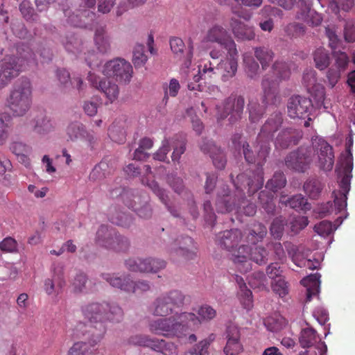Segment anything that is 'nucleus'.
<instances>
[{
    "instance_id": "nucleus-12",
    "label": "nucleus",
    "mask_w": 355,
    "mask_h": 355,
    "mask_svg": "<svg viewBox=\"0 0 355 355\" xmlns=\"http://www.w3.org/2000/svg\"><path fill=\"white\" fill-rule=\"evenodd\" d=\"M245 105L244 98L241 96H232L226 98L223 104L221 110L218 111V120L224 119L230 116V123H234L241 119Z\"/></svg>"
},
{
    "instance_id": "nucleus-32",
    "label": "nucleus",
    "mask_w": 355,
    "mask_h": 355,
    "mask_svg": "<svg viewBox=\"0 0 355 355\" xmlns=\"http://www.w3.org/2000/svg\"><path fill=\"white\" fill-rule=\"evenodd\" d=\"M339 187H340V190L334 191L333 192V195L334 197V206L333 205L332 202H327L326 203L321 204L315 209V212L317 214H318L319 217L324 218V217L331 214L334 211V209L336 211V214H337V213L340 212L341 211L344 210L347 207V205H346L345 207L340 209V207L338 206V203H337V202H336L337 200V199H336V197H340V193H341L343 191L340 185H339ZM347 200V198L346 199V200Z\"/></svg>"
},
{
    "instance_id": "nucleus-42",
    "label": "nucleus",
    "mask_w": 355,
    "mask_h": 355,
    "mask_svg": "<svg viewBox=\"0 0 355 355\" xmlns=\"http://www.w3.org/2000/svg\"><path fill=\"white\" fill-rule=\"evenodd\" d=\"M173 307L171 306L166 298L163 295L158 297L153 303V314L156 316H167L173 313Z\"/></svg>"
},
{
    "instance_id": "nucleus-46",
    "label": "nucleus",
    "mask_w": 355,
    "mask_h": 355,
    "mask_svg": "<svg viewBox=\"0 0 355 355\" xmlns=\"http://www.w3.org/2000/svg\"><path fill=\"white\" fill-rule=\"evenodd\" d=\"M303 188L310 198L317 199L322 192L323 185L319 180L311 178L304 182Z\"/></svg>"
},
{
    "instance_id": "nucleus-41",
    "label": "nucleus",
    "mask_w": 355,
    "mask_h": 355,
    "mask_svg": "<svg viewBox=\"0 0 355 355\" xmlns=\"http://www.w3.org/2000/svg\"><path fill=\"white\" fill-rule=\"evenodd\" d=\"M272 76L269 75L273 80L278 81V84L283 80H286L291 75L288 64L282 61H276L272 67Z\"/></svg>"
},
{
    "instance_id": "nucleus-38",
    "label": "nucleus",
    "mask_w": 355,
    "mask_h": 355,
    "mask_svg": "<svg viewBox=\"0 0 355 355\" xmlns=\"http://www.w3.org/2000/svg\"><path fill=\"white\" fill-rule=\"evenodd\" d=\"M94 42L98 51L103 54L110 51V37L106 34L104 28L101 27L96 30L94 35Z\"/></svg>"
},
{
    "instance_id": "nucleus-54",
    "label": "nucleus",
    "mask_w": 355,
    "mask_h": 355,
    "mask_svg": "<svg viewBox=\"0 0 355 355\" xmlns=\"http://www.w3.org/2000/svg\"><path fill=\"white\" fill-rule=\"evenodd\" d=\"M268 252L263 247L250 248L249 261H252L259 265L265 264L268 261Z\"/></svg>"
},
{
    "instance_id": "nucleus-13",
    "label": "nucleus",
    "mask_w": 355,
    "mask_h": 355,
    "mask_svg": "<svg viewBox=\"0 0 355 355\" xmlns=\"http://www.w3.org/2000/svg\"><path fill=\"white\" fill-rule=\"evenodd\" d=\"M312 107V102L309 98L292 96L287 103L288 115L291 119H305L309 116Z\"/></svg>"
},
{
    "instance_id": "nucleus-43",
    "label": "nucleus",
    "mask_w": 355,
    "mask_h": 355,
    "mask_svg": "<svg viewBox=\"0 0 355 355\" xmlns=\"http://www.w3.org/2000/svg\"><path fill=\"white\" fill-rule=\"evenodd\" d=\"M153 350L157 352H160L163 355L178 354V346L175 343L172 342H167L164 339L155 338Z\"/></svg>"
},
{
    "instance_id": "nucleus-57",
    "label": "nucleus",
    "mask_w": 355,
    "mask_h": 355,
    "mask_svg": "<svg viewBox=\"0 0 355 355\" xmlns=\"http://www.w3.org/2000/svg\"><path fill=\"white\" fill-rule=\"evenodd\" d=\"M286 224V220L282 216L277 217L273 220L270 225V231L274 239H280L282 238Z\"/></svg>"
},
{
    "instance_id": "nucleus-10",
    "label": "nucleus",
    "mask_w": 355,
    "mask_h": 355,
    "mask_svg": "<svg viewBox=\"0 0 355 355\" xmlns=\"http://www.w3.org/2000/svg\"><path fill=\"white\" fill-rule=\"evenodd\" d=\"M312 160V150L307 148L300 147L285 157V165L292 171L304 173L309 168Z\"/></svg>"
},
{
    "instance_id": "nucleus-23",
    "label": "nucleus",
    "mask_w": 355,
    "mask_h": 355,
    "mask_svg": "<svg viewBox=\"0 0 355 355\" xmlns=\"http://www.w3.org/2000/svg\"><path fill=\"white\" fill-rule=\"evenodd\" d=\"M238 58L239 52L236 47H235L234 53L227 51L226 59L220 64V69L223 70L222 80L223 81H227L236 75L238 69Z\"/></svg>"
},
{
    "instance_id": "nucleus-8",
    "label": "nucleus",
    "mask_w": 355,
    "mask_h": 355,
    "mask_svg": "<svg viewBox=\"0 0 355 355\" xmlns=\"http://www.w3.org/2000/svg\"><path fill=\"white\" fill-rule=\"evenodd\" d=\"M96 242L98 245L116 252H126L130 247L127 238L117 234L114 230H109L106 225H101L98 230Z\"/></svg>"
},
{
    "instance_id": "nucleus-30",
    "label": "nucleus",
    "mask_w": 355,
    "mask_h": 355,
    "mask_svg": "<svg viewBox=\"0 0 355 355\" xmlns=\"http://www.w3.org/2000/svg\"><path fill=\"white\" fill-rule=\"evenodd\" d=\"M64 286L65 280L62 272L60 270L57 273L54 270L53 278L44 280V289L48 295H51L55 293L58 294Z\"/></svg>"
},
{
    "instance_id": "nucleus-21",
    "label": "nucleus",
    "mask_w": 355,
    "mask_h": 355,
    "mask_svg": "<svg viewBox=\"0 0 355 355\" xmlns=\"http://www.w3.org/2000/svg\"><path fill=\"white\" fill-rule=\"evenodd\" d=\"M250 250L248 245H241L237 249L232 250V260L237 270L242 273L247 272L252 269V264L249 261Z\"/></svg>"
},
{
    "instance_id": "nucleus-52",
    "label": "nucleus",
    "mask_w": 355,
    "mask_h": 355,
    "mask_svg": "<svg viewBox=\"0 0 355 355\" xmlns=\"http://www.w3.org/2000/svg\"><path fill=\"white\" fill-rule=\"evenodd\" d=\"M317 342V332L311 329L306 328L301 331L300 343L303 348H308Z\"/></svg>"
},
{
    "instance_id": "nucleus-18",
    "label": "nucleus",
    "mask_w": 355,
    "mask_h": 355,
    "mask_svg": "<svg viewBox=\"0 0 355 355\" xmlns=\"http://www.w3.org/2000/svg\"><path fill=\"white\" fill-rule=\"evenodd\" d=\"M88 80L92 85L98 90L101 91L110 103L115 101L119 94V89L118 85L107 79H100L96 75L89 73Z\"/></svg>"
},
{
    "instance_id": "nucleus-25",
    "label": "nucleus",
    "mask_w": 355,
    "mask_h": 355,
    "mask_svg": "<svg viewBox=\"0 0 355 355\" xmlns=\"http://www.w3.org/2000/svg\"><path fill=\"white\" fill-rule=\"evenodd\" d=\"M80 8H82V6H80ZM63 11L64 15L68 17V23L76 27H87L89 23L83 18H90V19L92 20L95 17V13L87 9L85 6L83 8L78 9V12L79 13L76 15L74 13L71 15V10L69 9H64Z\"/></svg>"
},
{
    "instance_id": "nucleus-45",
    "label": "nucleus",
    "mask_w": 355,
    "mask_h": 355,
    "mask_svg": "<svg viewBox=\"0 0 355 355\" xmlns=\"http://www.w3.org/2000/svg\"><path fill=\"white\" fill-rule=\"evenodd\" d=\"M284 245L288 250V254L291 256L292 260L296 266L300 268L306 267L311 270H315L318 268L320 263L318 261L313 262L310 259H301L297 261V258L294 254V253L296 252L295 246L288 242L285 243Z\"/></svg>"
},
{
    "instance_id": "nucleus-59",
    "label": "nucleus",
    "mask_w": 355,
    "mask_h": 355,
    "mask_svg": "<svg viewBox=\"0 0 355 355\" xmlns=\"http://www.w3.org/2000/svg\"><path fill=\"white\" fill-rule=\"evenodd\" d=\"M285 32L291 37H300L305 34L306 26L303 24L292 22L285 27Z\"/></svg>"
},
{
    "instance_id": "nucleus-49",
    "label": "nucleus",
    "mask_w": 355,
    "mask_h": 355,
    "mask_svg": "<svg viewBox=\"0 0 355 355\" xmlns=\"http://www.w3.org/2000/svg\"><path fill=\"white\" fill-rule=\"evenodd\" d=\"M286 184V179L284 173L276 172L272 178L267 182L266 189L275 193L278 190L284 187Z\"/></svg>"
},
{
    "instance_id": "nucleus-51",
    "label": "nucleus",
    "mask_w": 355,
    "mask_h": 355,
    "mask_svg": "<svg viewBox=\"0 0 355 355\" xmlns=\"http://www.w3.org/2000/svg\"><path fill=\"white\" fill-rule=\"evenodd\" d=\"M164 90V97L162 99L163 103L166 105L169 98L171 97H175L180 89V85L179 81L175 78L171 79L169 84L164 83L162 86Z\"/></svg>"
},
{
    "instance_id": "nucleus-31",
    "label": "nucleus",
    "mask_w": 355,
    "mask_h": 355,
    "mask_svg": "<svg viewBox=\"0 0 355 355\" xmlns=\"http://www.w3.org/2000/svg\"><path fill=\"white\" fill-rule=\"evenodd\" d=\"M267 232V228L264 225L260 223H254L248 230L245 241L248 244L256 245L263 240Z\"/></svg>"
},
{
    "instance_id": "nucleus-39",
    "label": "nucleus",
    "mask_w": 355,
    "mask_h": 355,
    "mask_svg": "<svg viewBox=\"0 0 355 355\" xmlns=\"http://www.w3.org/2000/svg\"><path fill=\"white\" fill-rule=\"evenodd\" d=\"M255 58L259 61L263 70L266 69L272 61L275 53L268 46H259L254 48Z\"/></svg>"
},
{
    "instance_id": "nucleus-7",
    "label": "nucleus",
    "mask_w": 355,
    "mask_h": 355,
    "mask_svg": "<svg viewBox=\"0 0 355 355\" xmlns=\"http://www.w3.org/2000/svg\"><path fill=\"white\" fill-rule=\"evenodd\" d=\"M353 141L350 139L346 143V152L345 155H342L340 159V169L338 171V175L341 177L340 180V186L343 189V192L340 193V197H336V199L340 209L346 206L347 196L350 190V182L352 178V171L353 169V157L351 151V147Z\"/></svg>"
},
{
    "instance_id": "nucleus-34",
    "label": "nucleus",
    "mask_w": 355,
    "mask_h": 355,
    "mask_svg": "<svg viewBox=\"0 0 355 355\" xmlns=\"http://www.w3.org/2000/svg\"><path fill=\"white\" fill-rule=\"evenodd\" d=\"M33 130L38 134H46L54 129L53 123L44 114L37 115L32 125Z\"/></svg>"
},
{
    "instance_id": "nucleus-44",
    "label": "nucleus",
    "mask_w": 355,
    "mask_h": 355,
    "mask_svg": "<svg viewBox=\"0 0 355 355\" xmlns=\"http://www.w3.org/2000/svg\"><path fill=\"white\" fill-rule=\"evenodd\" d=\"M275 193L268 189H264L259 193V200L263 209L268 214H274L275 211V204L274 202Z\"/></svg>"
},
{
    "instance_id": "nucleus-29",
    "label": "nucleus",
    "mask_w": 355,
    "mask_h": 355,
    "mask_svg": "<svg viewBox=\"0 0 355 355\" xmlns=\"http://www.w3.org/2000/svg\"><path fill=\"white\" fill-rule=\"evenodd\" d=\"M227 341L224 347L225 355H239L243 352V346L240 343V334L236 328H231L227 331Z\"/></svg>"
},
{
    "instance_id": "nucleus-55",
    "label": "nucleus",
    "mask_w": 355,
    "mask_h": 355,
    "mask_svg": "<svg viewBox=\"0 0 355 355\" xmlns=\"http://www.w3.org/2000/svg\"><path fill=\"white\" fill-rule=\"evenodd\" d=\"M155 340V338H151L150 336L136 334L129 338L128 343L133 345L149 347L153 350Z\"/></svg>"
},
{
    "instance_id": "nucleus-22",
    "label": "nucleus",
    "mask_w": 355,
    "mask_h": 355,
    "mask_svg": "<svg viewBox=\"0 0 355 355\" xmlns=\"http://www.w3.org/2000/svg\"><path fill=\"white\" fill-rule=\"evenodd\" d=\"M243 234L241 230L232 229L219 233L216 236V242L223 248L231 252L241 241Z\"/></svg>"
},
{
    "instance_id": "nucleus-11",
    "label": "nucleus",
    "mask_w": 355,
    "mask_h": 355,
    "mask_svg": "<svg viewBox=\"0 0 355 355\" xmlns=\"http://www.w3.org/2000/svg\"><path fill=\"white\" fill-rule=\"evenodd\" d=\"M125 266L128 270L134 272L157 273L166 267V262L162 259L152 257L130 258L125 260Z\"/></svg>"
},
{
    "instance_id": "nucleus-56",
    "label": "nucleus",
    "mask_w": 355,
    "mask_h": 355,
    "mask_svg": "<svg viewBox=\"0 0 355 355\" xmlns=\"http://www.w3.org/2000/svg\"><path fill=\"white\" fill-rule=\"evenodd\" d=\"M33 52V56L35 55L36 58V63L33 64V65H36L37 64V62L40 61L41 62H46L50 60H51L52 58V53L50 49L44 46L42 44L37 45V47L35 48V51L31 49L29 46H28ZM32 66V64L31 65Z\"/></svg>"
},
{
    "instance_id": "nucleus-3",
    "label": "nucleus",
    "mask_w": 355,
    "mask_h": 355,
    "mask_svg": "<svg viewBox=\"0 0 355 355\" xmlns=\"http://www.w3.org/2000/svg\"><path fill=\"white\" fill-rule=\"evenodd\" d=\"M236 191L232 193L228 186L223 185L218 189L216 200V207L218 213L226 214L238 212L241 207L239 202L244 196L243 189L248 188L249 196L253 195L263 184V173L261 168H257L252 175L241 173L234 181Z\"/></svg>"
},
{
    "instance_id": "nucleus-24",
    "label": "nucleus",
    "mask_w": 355,
    "mask_h": 355,
    "mask_svg": "<svg viewBox=\"0 0 355 355\" xmlns=\"http://www.w3.org/2000/svg\"><path fill=\"white\" fill-rule=\"evenodd\" d=\"M102 277L110 285L114 288H118L122 291L130 293L132 286V279L130 275H119L116 273H104Z\"/></svg>"
},
{
    "instance_id": "nucleus-14",
    "label": "nucleus",
    "mask_w": 355,
    "mask_h": 355,
    "mask_svg": "<svg viewBox=\"0 0 355 355\" xmlns=\"http://www.w3.org/2000/svg\"><path fill=\"white\" fill-rule=\"evenodd\" d=\"M207 42L217 43L223 46L226 51L235 52L236 44L225 28L220 25H214L207 31L205 37Z\"/></svg>"
},
{
    "instance_id": "nucleus-62",
    "label": "nucleus",
    "mask_w": 355,
    "mask_h": 355,
    "mask_svg": "<svg viewBox=\"0 0 355 355\" xmlns=\"http://www.w3.org/2000/svg\"><path fill=\"white\" fill-rule=\"evenodd\" d=\"M272 289L280 297L286 296L289 291L288 284L283 277H279L272 282Z\"/></svg>"
},
{
    "instance_id": "nucleus-58",
    "label": "nucleus",
    "mask_w": 355,
    "mask_h": 355,
    "mask_svg": "<svg viewBox=\"0 0 355 355\" xmlns=\"http://www.w3.org/2000/svg\"><path fill=\"white\" fill-rule=\"evenodd\" d=\"M11 116L5 112L0 113V145L3 144L8 137V128Z\"/></svg>"
},
{
    "instance_id": "nucleus-53",
    "label": "nucleus",
    "mask_w": 355,
    "mask_h": 355,
    "mask_svg": "<svg viewBox=\"0 0 355 355\" xmlns=\"http://www.w3.org/2000/svg\"><path fill=\"white\" fill-rule=\"evenodd\" d=\"M171 306L179 308L183 306L186 296L180 291L173 290L163 294Z\"/></svg>"
},
{
    "instance_id": "nucleus-15",
    "label": "nucleus",
    "mask_w": 355,
    "mask_h": 355,
    "mask_svg": "<svg viewBox=\"0 0 355 355\" xmlns=\"http://www.w3.org/2000/svg\"><path fill=\"white\" fill-rule=\"evenodd\" d=\"M313 148L318 155V164L324 171H331L334 164L333 148L323 139L313 142Z\"/></svg>"
},
{
    "instance_id": "nucleus-36",
    "label": "nucleus",
    "mask_w": 355,
    "mask_h": 355,
    "mask_svg": "<svg viewBox=\"0 0 355 355\" xmlns=\"http://www.w3.org/2000/svg\"><path fill=\"white\" fill-rule=\"evenodd\" d=\"M280 202L296 210L306 211L311 209V204L302 194L295 195L286 200L284 196H281Z\"/></svg>"
},
{
    "instance_id": "nucleus-4",
    "label": "nucleus",
    "mask_w": 355,
    "mask_h": 355,
    "mask_svg": "<svg viewBox=\"0 0 355 355\" xmlns=\"http://www.w3.org/2000/svg\"><path fill=\"white\" fill-rule=\"evenodd\" d=\"M200 321L193 313H176L168 318L152 320L148 323L149 331L155 335L167 338L185 337L189 331L200 327Z\"/></svg>"
},
{
    "instance_id": "nucleus-20",
    "label": "nucleus",
    "mask_w": 355,
    "mask_h": 355,
    "mask_svg": "<svg viewBox=\"0 0 355 355\" xmlns=\"http://www.w3.org/2000/svg\"><path fill=\"white\" fill-rule=\"evenodd\" d=\"M302 137L301 131L292 128H285L278 134L275 144L277 148L286 149L297 144Z\"/></svg>"
},
{
    "instance_id": "nucleus-2",
    "label": "nucleus",
    "mask_w": 355,
    "mask_h": 355,
    "mask_svg": "<svg viewBox=\"0 0 355 355\" xmlns=\"http://www.w3.org/2000/svg\"><path fill=\"white\" fill-rule=\"evenodd\" d=\"M283 121V114L279 112H274L266 120L257 137V147H259L257 155L250 148L248 142L241 133H235L232 136V144L236 150H243L247 162L257 163V168H260L266 162L270 151V142L273 140L275 133L282 126Z\"/></svg>"
},
{
    "instance_id": "nucleus-50",
    "label": "nucleus",
    "mask_w": 355,
    "mask_h": 355,
    "mask_svg": "<svg viewBox=\"0 0 355 355\" xmlns=\"http://www.w3.org/2000/svg\"><path fill=\"white\" fill-rule=\"evenodd\" d=\"M67 134L71 141L83 138L86 134L85 126L79 122L71 123L67 128Z\"/></svg>"
},
{
    "instance_id": "nucleus-17",
    "label": "nucleus",
    "mask_w": 355,
    "mask_h": 355,
    "mask_svg": "<svg viewBox=\"0 0 355 355\" xmlns=\"http://www.w3.org/2000/svg\"><path fill=\"white\" fill-rule=\"evenodd\" d=\"M261 87L263 90L261 97L262 104L266 107L269 105L277 106L280 104L282 97L279 92L278 81L273 80L268 74H266L262 80Z\"/></svg>"
},
{
    "instance_id": "nucleus-9",
    "label": "nucleus",
    "mask_w": 355,
    "mask_h": 355,
    "mask_svg": "<svg viewBox=\"0 0 355 355\" xmlns=\"http://www.w3.org/2000/svg\"><path fill=\"white\" fill-rule=\"evenodd\" d=\"M102 73L119 83L128 84L132 77L133 69L129 62L118 58L107 62L103 67Z\"/></svg>"
},
{
    "instance_id": "nucleus-47",
    "label": "nucleus",
    "mask_w": 355,
    "mask_h": 355,
    "mask_svg": "<svg viewBox=\"0 0 355 355\" xmlns=\"http://www.w3.org/2000/svg\"><path fill=\"white\" fill-rule=\"evenodd\" d=\"M266 107L263 104L260 105L258 102L251 101L248 105L249 112V120L252 123H256L260 121L266 112Z\"/></svg>"
},
{
    "instance_id": "nucleus-40",
    "label": "nucleus",
    "mask_w": 355,
    "mask_h": 355,
    "mask_svg": "<svg viewBox=\"0 0 355 355\" xmlns=\"http://www.w3.org/2000/svg\"><path fill=\"white\" fill-rule=\"evenodd\" d=\"M313 58L315 67L320 71L327 69L330 64L329 51L323 47L318 48L313 51Z\"/></svg>"
},
{
    "instance_id": "nucleus-26",
    "label": "nucleus",
    "mask_w": 355,
    "mask_h": 355,
    "mask_svg": "<svg viewBox=\"0 0 355 355\" xmlns=\"http://www.w3.org/2000/svg\"><path fill=\"white\" fill-rule=\"evenodd\" d=\"M141 182L143 184L148 186L152 190V191L159 198V200L166 206L168 211L173 216H179L178 211L169 205L168 196L166 191L161 188L157 182L154 180H150L147 177H144L141 180Z\"/></svg>"
},
{
    "instance_id": "nucleus-16",
    "label": "nucleus",
    "mask_w": 355,
    "mask_h": 355,
    "mask_svg": "<svg viewBox=\"0 0 355 355\" xmlns=\"http://www.w3.org/2000/svg\"><path fill=\"white\" fill-rule=\"evenodd\" d=\"M171 256H180L191 259L196 256L197 248L190 236H181L174 240L168 246Z\"/></svg>"
},
{
    "instance_id": "nucleus-19",
    "label": "nucleus",
    "mask_w": 355,
    "mask_h": 355,
    "mask_svg": "<svg viewBox=\"0 0 355 355\" xmlns=\"http://www.w3.org/2000/svg\"><path fill=\"white\" fill-rule=\"evenodd\" d=\"M200 148L203 153L209 155L213 164L217 168L223 169L225 168L226 159L223 152L215 145L214 141L203 139L200 144Z\"/></svg>"
},
{
    "instance_id": "nucleus-64",
    "label": "nucleus",
    "mask_w": 355,
    "mask_h": 355,
    "mask_svg": "<svg viewBox=\"0 0 355 355\" xmlns=\"http://www.w3.org/2000/svg\"><path fill=\"white\" fill-rule=\"evenodd\" d=\"M239 300L243 305V308L247 310H250L253 307V299L252 291L247 288L238 292Z\"/></svg>"
},
{
    "instance_id": "nucleus-37",
    "label": "nucleus",
    "mask_w": 355,
    "mask_h": 355,
    "mask_svg": "<svg viewBox=\"0 0 355 355\" xmlns=\"http://www.w3.org/2000/svg\"><path fill=\"white\" fill-rule=\"evenodd\" d=\"M215 338V334H209L187 351L184 355H209V347Z\"/></svg>"
},
{
    "instance_id": "nucleus-61",
    "label": "nucleus",
    "mask_w": 355,
    "mask_h": 355,
    "mask_svg": "<svg viewBox=\"0 0 355 355\" xmlns=\"http://www.w3.org/2000/svg\"><path fill=\"white\" fill-rule=\"evenodd\" d=\"M241 207L238 212H235L237 214H243L248 216H254L257 211V207L254 203L248 202L244 198V196H241L240 202H239Z\"/></svg>"
},
{
    "instance_id": "nucleus-1",
    "label": "nucleus",
    "mask_w": 355,
    "mask_h": 355,
    "mask_svg": "<svg viewBox=\"0 0 355 355\" xmlns=\"http://www.w3.org/2000/svg\"><path fill=\"white\" fill-rule=\"evenodd\" d=\"M82 312L89 324L80 323L76 329L81 331L85 327L86 329L83 334H91L94 343H98L104 338L107 329V322L119 323L124 316L123 309L118 304L106 302L89 303L82 308Z\"/></svg>"
},
{
    "instance_id": "nucleus-27",
    "label": "nucleus",
    "mask_w": 355,
    "mask_h": 355,
    "mask_svg": "<svg viewBox=\"0 0 355 355\" xmlns=\"http://www.w3.org/2000/svg\"><path fill=\"white\" fill-rule=\"evenodd\" d=\"M97 343L92 342V337L89 334L88 341H78L68 350L67 355H98V348L95 347Z\"/></svg>"
},
{
    "instance_id": "nucleus-35",
    "label": "nucleus",
    "mask_w": 355,
    "mask_h": 355,
    "mask_svg": "<svg viewBox=\"0 0 355 355\" xmlns=\"http://www.w3.org/2000/svg\"><path fill=\"white\" fill-rule=\"evenodd\" d=\"M171 141V148H173L171 159L173 162L179 163L181 155L186 150L187 140L182 135H175L169 138Z\"/></svg>"
},
{
    "instance_id": "nucleus-6",
    "label": "nucleus",
    "mask_w": 355,
    "mask_h": 355,
    "mask_svg": "<svg viewBox=\"0 0 355 355\" xmlns=\"http://www.w3.org/2000/svg\"><path fill=\"white\" fill-rule=\"evenodd\" d=\"M33 86L26 77H21L13 85L6 99V106L15 116H23L31 109Z\"/></svg>"
},
{
    "instance_id": "nucleus-5",
    "label": "nucleus",
    "mask_w": 355,
    "mask_h": 355,
    "mask_svg": "<svg viewBox=\"0 0 355 355\" xmlns=\"http://www.w3.org/2000/svg\"><path fill=\"white\" fill-rule=\"evenodd\" d=\"M26 45L17 48V55L6 56L0 61V89L5 87L19 73L36 63V58Z\"/></svg>"
},
{
    "instance_id": "nucleus-33",
    "label": "nucleus",
    "mask_w": 355,
    "mask_h": 355,
    "mask_svg": "<svg viewBox=\"0 0 355 355\" xmlns=\"http://www.w3.org/2000/svg\"><path fill=\"white\" fill-rule=\"evenodd\" d=\"M320 274L315 273L301 280V284L303 286L308 287L306 288V302H311L312 297L317 295L318 293V288L320 284Z\"/></svg>"
},
{
    "instance_id": "nucleus-60",
    "label": "nucleus",
    "mask_w": 355,
    "mask_h": 355,
    "mask_svg": "<svg viewBox=\"0 0 355 355\" xmlns=\"http://www.w3.org/2000/svg\"><path fill=\"white\" fill-rule=\"evenodd\" d=\"M333 57L335 60L334 67L342 72L345 71L349 62V58L347 53L340 51H335L333 53Z\"/></svg>"
},
{
    "instance_id": "nucleus-28",
    "label": "nucleus",
    "mask_w": 355,
    "mask_h": 355,
    "mask_svg": "<svg viewBox=\"0 0 355 355\" xmlns=\"http://www.w3.org/2000/svg\"><path fill=\"white\" fill-rule=\"evenodd\" d=\"M230 26L234 37L238 40H252L255 37L252 27L247 26L239 19L232 18Z\"/></svg>"
},
{
    "instance_id": "nucleus-63",
    "label": "nucleus",
    "mask_w": 355,
    "mask_h": 355,
    "mask_svg": "<svg viewBox=\"0 0 355 355\" xmlns=\"http://www.w3.org/2000/svg\"><path fill=\"white\" fill-rule=\"evenodd\" d=\"M87 282V277L85 274L83 272L77 273L71 283L73 291L76 293L83 292L86 288Z\"/></svg>"
},
{
    "instance_id": "nucleus-48",
    "label": "nucleus",
    "mask_w": 355,
    "mask_h": 355,
    "mask_svg": "<svg viewBox=\"0 0 355 355\" xmlns=\"http://www.w3.org/2000/svg\"><path fill=\"white\" fill-rule=\"evenodd\" d=\"M148 202V197L144 196V204L140 206H136V205H133L131 202H129L126 200H125V205L128 208L134 210L139 217L143 218H148L152 215V209L150 208V206Z\"/></svg>"
}]
</instances>
